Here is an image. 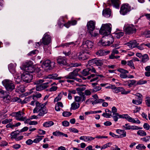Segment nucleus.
Segmentation results:
<instances>
[{
  "mask_svg": "<svg viewBox=\"0 0 150 150\" xmlns=\"http://www.w3.org/2000/svg\"><path fill=\"white\" fill-rule=\"evenodd\" d=\"M46 103H40L38 101L36 102V106L33 110L34 113L38 112V116L43 117L47 113L48 109L46 107Z\"/></svg>",
  "mask_w": 150,
  "mask_h": 150,
  "instance_id": "nucleus-1",
  "label": "nucleus"
},
{
  "mask_svg": "<svg viewBox=\"0 0 150 150\" xmlns=\"http://www.w3.org/2000/svg\"><path fill=\"white\" fill-rule=\"evenodd\" d=\"M112 117L115 122H117L119 118H125L129 122L134 123L140 124L141 122L137 118L134 119L127 114L121 115L118 113H116L113 114Z\"/></svg>",
  "mask_w": 150,
  "mask_h": 150,
  "instance_id": "nucleus-2",
  "label": "nucleus"
},
{
  "mask_svg": "<svg viewBox=\"0 0 150 150\" xmlns=\"http://www.w3.org/2000/svg\"><path fill=\"white\" fill-rule=\"evenodd\" d=\"M87 31L92 37H96L98 35V33L96 31H93L95 28V22L92 21L88 22L87 24Z\"/></svg>",
  "mask_w": 150,
  "mask_h": 150,
  "instance_id": "nucleus-3",
  "label": "nucleus"
},
{
  "mask_svg": "<svg viewBox=\"0 0 150 150\" xmlns=\"http://www.w3.org/2000/svg\"><path fill=\"white\" fill-rule=\"evenodd\" d=\"M111 28L112 26L110 24H103L99 30V32L104 36L108 35L111 33Z\"/></svg>",
  "mask_w": 150,
  "mask_h": 150,
  "instance_id": "nucleus-4",
  "label": "nucleus"
},
{
  "mask_svg": "<svg viewBox=\"0 0 150 150\" xmlns=\"http://www.w3.org/2000/svg\"><path fill=\"white\" fill-rule=\"evenodd\" d=\"M94 43L89 40L84 39L81 47L83 50L90 51L93 48Z\"/></svg>",
  "mask_w": 150,
  "mask_h": 150,
  "instance_id": "nucleus-5",
  "label": "nucleus"
},
{
  "mask_svg": "<svg viewBox=\"0 0 150 150\" xmlns=\"http://www.w3.org/2000/svg\"><path fill=\"white\" fill-rule=\"evenodd\" d=\"M64 21L63 17H61L59 18L58 21V25L60 27L65 26L67 28H68L71 25H74L75 24V21L74 20L69 21L65 24H64Z\"/></svg>",
  "mask_w": 150,
  "mask_h": 150,
  "instance_id": "nucleus-6",
  "label": "nucleus"
},
{
  "mask_svg": "<svg viewBox=\"0 0 150 150\" xmlns=\"http://www.w3.org/2000/svg\"><path fill=\"white\" fill-rule=\"evenodd\" d=\"M2 83L6 89L8 91H11L14 88V85L11 80L5 79L2 81Z\"/></svg>",
  "mask_w": 150,
  "mask_h": 150,
  "instance_id": "nucleus-7",
  "label": "nucleus"
},
{
  "mask_svg": "<svg viewBox=\"0 0 150 150\" xmlns=\"http://www.w3.org/2000/svg\"><path fill=\"white\" fill-rule=\"evenodd\" d=\"M89 52L82 51L77 54L78 58L80 60L83 61L88 58L89 57Z\"/></svg>",
  "mask_w": 150,
  "mask_h": 150,
  "instance_id": "nucleus-8",
  "label": "nucleus"
},
{
  "mask_svg": "<svg viewBox=\"0 0 150 150\" xmlns=\"http://www.w3.org/2000/svg\"><path fill=\"white\" fill-rule=\"evenodd\" d=\"M14 115L17 120L20 121H24L26 117H24L23 115L25 114L24 112L23 109L18 112H16L14 113Z\"/></svg>",
  "mask_w": 150,
  "mask_h": 150,
  "instance_id": "nucleus-9",
  "label": "nucleus"
},
{
  "mask_svg": "<svg viewBox=\"0 0 150 150\" xmlns=\"http://www.w3.org/2000/svg\"><path fill=\"white\" fill-rule=\"evenodd\" d=\"M22 79L24 82L28 83L30 82L33 79V76L29 73L25 72L21 75Z\"/></svg>",
  "mask_w": 150,
  "mask_h": 150,
  "instance_id": "nucleus-10",
  "label": "nucleus"
},
{
  "mask_svg": "<svg viewBox=\"0 0 150 150\" xmlns=\"http://www.w3.org/2000/svg\"><path fill=\"white\" fill-rule=\"evenodd\" d=\"M125 31L127 34H132L136 32V30L133 25H126L125 26Z\"/></svg>",
  "mask_w": 150,
  "mask_h": 150,
  "instance_id": "nucleus-11",
  "label": "nucleus"
},
{
  "mask_svg": "<svg viewBox=\"0 0 150 150\" xmlns=\"http://www.w3.org/2000/svg\"><path fill=\"white\" fill-rule=\"evenodd\" d=\"M108 39L109 40H108L106 42L103 40H101L98 42V45L102 46H109L114 41V40L113 37L111 35L109 36Z\"/></svg>",
  "mask_w": 150,
  "mask_h": 150,
  "instance_id": "nucleus-12",
  "label": "nucleus"
},
{
  "mask_svg": "<svg viewBox=\"0 0 150 150\" xmlns=\"http://www.w3.org/2000/svg\"><path fill=\"white\" fill-rule=\"evenodd\" d=\"M131 10L130 6L128 4L122 5L120 8V13L123 15L126 14Z\"/></svg>",
  "mask_w": 150,
  "mask_h": 150,
  "instance_id": "nucleus-13",
  "label": "nucleus"
},
{
  "mask_svg": "<svg viewBox=\"0 0 150 150\" xmlns=\"http://www.w3.org/2000/svg\"><path fill=\"white\" fill-rule=\"evenodd\" d=\"M64 77L68 79L67 81L68 82L71 83H73L75 80V70H74L72 72L70 73L68 75L65 76Z\"/></svg>",
  "mask_w": 150,
  "mask_h": 150,
  "instance_id": "nucleus-14",
  "label": "nucleus"
},
{
  "mask_svg": "<svg viewBox=\"0 0 150 150\" xmlns=\"http://www.w3.org/2000/svg\"><path fill=\"white\" fill-rule=\"evenodd\" d=\"M51 40V37L48 33H45L41 40L42 43L44 45H48L50 43Z\"/></svg>",
  "mask_w": 150,
  "mask_h": 150,
  "instance_id": "nucleus-15",
  "label": "nucleus"
},
{
  "mask_svg": "<svg viewBox=\"0 0 150 150\" xmlns=\"http://www.w3.org/2000/svg\"><path fill=\"white\" fill-rule=\"evenodd\" d=\"M51 61L49 60H47L44 62L42 64V67L46 71L51 70L52 67L50 65Z\"/></svg>",
  "mask_w": 150,
  "mask_h": 150,
  "instance_id": "nucleus-16",
  "label": "nucleus"
},
{
  "mask_svg": "<svg viewBox=\"0 0 150 150\" xmlns=\"http://www.w3.org/2000/svg\"><path fill=\"white\" fill-rule=\"evenodd\" d=\"M32 64V61H30L26 63L25 69L27 70V72L28 73H33L35 71V69L34 68Z\"/></svg>",
  "mask_w": 150,
  "mask_h": 150,
  "instance_id": "nucleus-17",
  "label": "nucleus"
},
{
  "mask_svg": "<svg viewBox=\"0 0 150 150\" xmlns=\"http://www.w3.org/2000/svg\"><path fill=\"white\" fill-rule=\"evenodd\" d=\"M117 71L121 73L120 74V77L122 79H126L128 77L127 74L129 73V71L122 68H119L117 69Z\"/></svg>",
  "mask_w": 150,
  "mask_h": 150,
  "instance_id": "nucleus-18",
  "label": "nucleus"
},
{
  "mask_svg": "<svg viewBox=\"0 0 150 150\" xmlns=\"http://www.w3.org/2000/svg\"><path fill=\"white\" fill-rule=\"evenodd\" d=\"M67 59L64 57L59 56L57 58L58 63L61 65H66L67 64Z\"/></svg>",
  "mask_w": 150,
  "mask_h": 150,
  "instance_id": "nucleus-19",
  "label": "nucleus"
},
{
  "mask_svg": "<svg viewBox=\"0 0 150 150\" xmlns=\"http://www.w3.org/2000/svg\"><path fill=\"white\" fill-rule=\"evenodd\" d=\"M76 86H78L79 87L76 88V90L77 91V93L80 95L83 93L82 91H84L86 89V88L83 87L85 85H79L78 83H76Z\"/></svg>",
  "mask_w": 150,
  "mask_h": 150,
  "instance_id": "nucleus-20",
  "label": "nucleus"
},
{
  "mask_svg": "<svg viewBox=\"0 0 150 150\" xmlns=\"http://www.w3.org/2000/svg\"><path fill=\"white\" fill-rule=\"evenodd\" d=\"M58 75L56 73L53 74H50L45 76L46 79H60L63 78V77H58Z\"/></svg>",
  "mask_w": 150,
  "mask_h": 150,
  "instance_id": "nucleus-21",
  "label": "nucleus"
},
{
  "mask_svg": "<svg viewBox=\"0 0 150 150\" xmlns=\"http://www.w3.org/2000/svg\"><path fill=\"white\" fill-rule=\"evenodd\" d=\"M138 44H139L135 40L130 41L127 44V46L131 48L137 47Z\"/></svg>",
  "mask_w": 150,
  "mask_h": 150,
  "instance_id": "nucleus-22",
  "label": "nucleus"
},
{
  "mask_svg": "<svg viewBox=\"0 0 150 150\" xmlns=\"http://www.w3.org/2000/svg\"><path fill=\"white\" fill-rule=\"evenodd\" d=\"M103 15L105 17L108 18L110 17L111 14V11L109 8H106L103 11Z\"/></svg>",
  "mask_w": 150,
  "mask_h": 150,
  "instance_id": "nucleus-23",
  "label": "nucleus"
},
{
  "mask_svg": "<svg viewBox=\"0 0 150 150\" xmlns=\"http://www.w3.org/2000/svg\"><path fill=\"white\" fill-rule=\"evenodd\" d=\"M8 69L10 72L13 74L15 75L17 73L15 71V67L12 63H11L8 65Z\"/></svg>",
  "mask_w": 150,
  "mask_h": 150,
  "instance_id": "nucleus-24",
  "label": "nucleus"
},
{
  "mask_svg": "<svg viewBox=\"0 0 150 150\" xmlns=\"http://www.w3.org/2000/svg\"><path fill=\"white\" fill-rule=\"evenodd\" d=\"M116 132L119 134L121 138L125 137L126 136V132L124 130L117 129L116 130Z\"/></svg>",
  "mask_w": 150,
  "mask_h": 150,
  "instance_id": "nucleus-25",
  "label": "nucleus"
},
{
  "mask_svg": "<svg viewBox=\"0 0 150 150\" xmlns=\"http://www.w3.org/2000/svg\"><path fill=\"white\" fill-rule=\"evenodd\" d=\"M113 6L116 8H118L120 4L119 0H110Z\"/></svg>",
  "mask_w": 150,
  "mask_h": 150,
  "instance_id": "nucleus-26",
  "label": "nucleus"
},
{
  "mask_svg": "<svg viewBox=\"0 0 150 150\" xmlns=\"http://www.w3.org/2000/svg\"><path fill=\"white\" fill-rule=\"evenodd\" d=\"M105 112L103 113L102 116L106 118H110L111 116L112 112L108 109H106L105 110Z\"/></svg>",
  "mask_w": 150,
  "mask_h": 150,
  "instance_id": "nucleus-27",
  "label": "nucleus"
},
{
  "mask_svg": "<svg viewBox=\"0 0 150 150\" xmlns=\"http://www.w3.org/2000/svg\"><path fill=\"white\" fill-rule=\"evenodd\" d=\"M21 74L18 73L16 74L15 75H13V76H15L14 79L16 83L17 84L19 83V82L21 81Z\"/></svg>",
  "mask_w": 150,
  "mask_h": 150,
  "instance_id": "nucleus-28",
  "label": "nucleus"
},
{
  "mask_svg": "<svg viewBox=\"0 0 150 150\" xmlns=\"http://www.w3.org/2000/svg\"><path fill=\"white\" fill-rule=\"evenodd\" d=\"M20 131L18 130H16L14 132H12L11 134V139H15L16 138L18 135L19 134Z\"/></svg>",
  "mask_w": 150,
  "mask_h": 150,
  "instance_id": "nucleus-29",
  "label": "nucleus"
},
{
  "mask_svg": "<svg viewBox=\"0 0 150 150\" xmlns=\"http://www.w3.org/2000/svg\"><path fill=\"white\" fill-rule=\"evenodd\" d=\"M54 124V122L52 121H48L46 122H44L43 125L44 127H50Z\"/></svg>",
  "mask_w": 150,
  "mask_h": 150,
  "instance_id": "nucleus-30",
  "label": "nucleus"
},
{
  "mask_svg": "<svg viewBox=\"0 0 150 150\" xmlns=\"http://www.w3.org/2000/svg\"><path fill=\"white\" fill-rule=\"evenodd\" d=\"M89 69L88 68L83 69L82 72V74L84 76H87L91 74L89 71Z\"/></svg>",
  "mask_w": 150,
  "mask_h": 150,
  "instance_id": "nucleus-31",
  "label": "nucleus"
},
{
  "mask_svg": "<svg viewBox=\"0 0 150 150\" xmlns=\"http://www.w3.org/2000/svg\"><path fill=\"white\" fill-rule=\"evenodd\" d=\"M149 58L147 54H144L143 55L142 60L141 61L143 63H145L149 60Z\"/></svg>",
  "mask_w": 150,
  "mask_h": 150,
  "instance_id": "nucleus-32",
  "label": "nucleus"
},
{
  "mask_svg": "<svg viewBox=\"0 0 150 150\" xmlns=\"http://www.w3.org/2000/svg\"><path fill=\"white\" fill-rule=\"evenodd\" d=\"M114 36L117 38H120L122 37L124 35V33L122 32H118L114 34Z\"/></svg>",
  "mask_w": 150,
  "mask_h": 150,
  "instance_id": "nucleus-33",
  "label": "nucleus"
},
{
  "mask_svg": "<svg viewBox=\"0 0 150 150\" xmlns=\"http://www.w3.org/2000/svg\"><path fill=\"white\" fill-rule=\"evenodd\" d=\"M137 81L134 80H129V87L130 88L133 86H136Z\"/></svg>",
  "mask_w": 150,
  "mask_h": 150,
  "instance_id": "nucleus-34",
  "label": "nucleus"
},
{
  "mask_svg": "<svg viewBox=\"0 0 150 150\" xmlns=\"http://www.w3.org/2000/svg\"><path fill=\"white\" fill-rule=\"evenodd\" d=\"M37 76L38 77H40L42 75V71L39 68H37L35 69V71Z\"/></svg>",
  "mask_w": 150,
  "mask_h": 150,
  "instance_id": "nucleus-35",
  "label": "nucleus"
},
{
  "mask_svg": "<svg viewBox=\"0 0 150 150\" xmlns=\"http://www.w3.org/2000/svg\"><path fill=\"white\" fill-rule=\"evenodd\" d=\"M51 82L52 80H50L48 81V82H46L45 83L41 84L42 88V90L47 88L49 86L48 84L50 83H51Z\"/></svg>",
  "mask_w": 150,
  "mask_h": 150,
  "instance_id": "nucleus-36",
  "label": "nucleus"
},
{
  "mask_svg": "<svg viewBox=\"0 0 150 150\" xmlns=\"http://www.w3.org/2000/svg\"><path fill=\"white\" fill-rule=\"evenodd\" d=\"M142 99H137L136 100L133 99L132 100V103L135 105H139L142 104Z\"/></svg>",
  "mask_w": 150,
  "mask_h": 150,
  "instance_id": "nucleus-37",
  "label": "nucleus"
},
{
  "mask_svg": "<svg viewBox=\"0 0 150 150\" xmlns=\"http://www.w3.org/2000/svg\"><path fill=\"white\" fill-rule=\"evenodd\" d=\"M136 148L139 150H143L145 149L146 147L142 144H139L136 146Z\"/></svg>",
  "mask_w": 150,
  "mask_h": 150,
  "instance_id": "nucleus-38",
  "label": "nucleus"
},
{
  "mask_svg": "<svg viewBox=\"0 0 150 150\" xmlns=\"http://www.w3.org/2000/svg\"><path fill=\"white\" fill-rule=\"evenodd\" d=\"M137 134L140 136H146V133L143 130H139L137 132Z\"/></svg>",
  "mask_w": 150,
  "mask_h": 150,
  "instance_id": "nucleus-39",
  "label": "nucleus"
},
{
  "mask_svg": "<svg viewBox=\"0 0 150 150\" xmlns=\"http://www.w3.org/2000/svg\"><path fill=\"white\" fill-rule=\"evenodd\" d=\"M38 53V51L37 50H35L30 52L28 54V56H32Z\"/></svg>",
  "mask_w": 150,
  "mask_h": 150,
  "instance_id": "nucleus-40",
  "label": "nucleus"
},
{
  "mask_svg": "<svg viewBox=\"0 0 150 150\" xmlns=\"http://www.w3.org/2000/svg\"><path fill=\"white\" fill-rule=\"evenodd\" d=\"M147 81L145 80H143V79H141L138 81H137L136 85H141L146 83Z\"/></svg>",
  "mask_w": 150,
  "mask_h": 150,
  "instance_id": "nucleus-41",
  "label": "nucleus"
},
{
  "mask_svg": "<svg viewBox=\"0 0 150 150\" xmlns=\"http://www.w3.org/2000/svg\"><path fill=\"white\" fill-rule=\"evenodd\" d=\"M94 63L97 66H101L103 64L102 61L100 60H94Z\"/></svg>",
  "mask_w": 150,
  "mask_h": 150,
  "instance_id": "nucleus-42",
  "label": "nucleus"
},
{
  "mask_svg": "<svg viewBox=\"0 0 150 150\" xmlns=\"http://www.w3.org/2000/svg\"><path fill=\"white\" fill-rule=\"evenodd\" d=\"M74 44V43L73 42L66 43H65L62 44L61 45V46L63 47H69L70 45H73Z\"/></svg>",
  "mask_w": 150,
  "mask_h": 150,
  "instance_id": "nucleus-43",
  "label": "nucleus"
},
{
  "mask_svg": "<svg viewBox=\"0 0 150 150\" xmlns=\"http://www.w3.org/2000/svg\"><path fill=\"white\" fill-rule=\"evenodd\" d=\"M95 138H93L91 136H86L85 137V142H88L91 141L95 139Z\"/></svg>",
  "mask_w": 150,
  "mask_h": 150,
  "instance_id": "nucleus-44",
  "label": "nucleus"
},
{
  "mask_svg": "<svg viewBox=\"0 0 150 150\" xmlns=\"http://www.w3.org/2000/svg\"><path fill=\"white\" fill-rule=\"evenodd\" d=\"M121 92L122 94H127L130 93V91L128 90L127 91H126L125 89L122 87Z\"/></svg>",
  "mask_w": 150,
  "mask_h": 150,
  "instance_id": "nucleus-45",
  "label": "nucleus"
},
{
  "mask_svg": "<svg viewBox=\"0 0 150 150\" xmlns=\"http://www.w3.org/2000/svg\"><path fill=\"white\" fill-rule=\"evenodd\" d=\"M62 93H60L58 95V96L56 97L54 100V102H58V101L61 100L62 97Z\"/></svg>",
  "mask_w": 150,
  "mask_h": 150,
  "instance_id": "nucleus-46",
  "label": "nucleus"
},
{
  "mask_svg": "<svg viewBox=\"0 0 150 150\" xmlns=\"http://www.w3.org/2000/svg\"><path fill=\"white\" fill-rule=\"evenodd\" d=\"M72 114V113L68 111L64 112L62 113V115L65 117H68L71 116Z\"/></svg>",
  "mask_w": 150,
  "mask_h": 150,
  "instance_id": "nucleus-47",
  "label": "nucleus"
},
{
  "mask_svg": "<svg viewBox=\"0 0 150 150\" xmlns=\"http://www.w3.org/2000/svg\"><path fill=\"white\" fill-rule=\"evenodd\" d=\"M127 63V64L131 68H133L134 69H135V67L134 66L133 61L132 60L128 61Z\"/></svg>",
  "mask_w": 150,
  "mask_h": 150,
  "instance_id": "nucleus-48",
  "label": "nucleus"
},
{
  "mask_svg": "<svg viewBox=\"0 0 150 150\" xmlns=\"http://www.w3.org/2000/svg\"><path fill=\"white\" fill-rule=\"evenodd\" d=\"M112 143L110 142H108L106 144L103 145V146H102L101 148V149H105L108 147L110 146L111 145Z\"/></svg>",
  "mask_w": 150,
  "mask_h": 150,
  "instance_id": "nucleus-49",
  "label": "nucleus"
},
{
  "mask_svg": "<svg viewBox=\"0 0 150 150\" xmlns=\"http://www.w3.org/2000/svg\"><path fill=\"white\" fill-rule=\"evenodd\" d=\"M12 120V119H5L2 121V123L4 124H6L8 123H10L11 122Z\"/></svg>",
  "mask_w": 150,
  "mask_h": 150,
  "instance_id": "nucleus-50",
  "label": "nucleus"
},
{
  "mask_svg": "<svg viewBox=\"0 0 150 150\" xmlns=\"http://www.w3.org/2000/svg\"><path fill=\"white\" fill-rule=\"evenodd\" d=\"M101 89V88L99 86H96L93 87L92 89V91L93 92H96L100 91Z\"/></svg>",
  "mask_w": 150,
  "mask_h": 150,
  "instance_id": "nucleus-51",
  "label": "nucleus"
},
{
  "mask_svg": "<svg viewBox=\"0 0 150 150\" xmlns=\"http://www.w3.org/2000/svg\"><path fill=\"white\" fill-rule=\"evenodd\" d=\"M150 138V136H147L146 137L141 138V140L143 142H149V141Z\"/></svg>",
  "mask_w": 150,
  "mask_h": 150,
  "instance_id": "nucleus-52",
  "label": "nucleus"
},
{
  "mask_svg": "<svg viewBox=\"0 0 150 150\" xmlns=\"http://www.w3.org/2000/svg\"><path fill=\"white\" fill-rule=\"evenodd\" d=\"M113 89H114L113 92L115 93H117L121 92L122 87H120L118 88L115 87V88H113Z\"/></svg>",
  "mask_w": 150,
  "mask_h": 150,
  "instance_id": "nucleus-53",
  "label": "nucleus"
},
{
  "mask_svg": "<svg viewBox=\"0 0 150 150\" xmlns=\"http://www.w3.org/2000/svg\"><path fill=\"white\" fill-rule=\"evenodd\" d=\"M44 81L42 79H38L36 80L34 82V83L36 85H38L40 83H42Z\"/></svg>",
  "mask_w": 150,
  "mask_h": 150,
  "instance_id": "nucleus-54",
  "label": "nucleus"
},
{
  "mask_svg": "<svg viewBox=\"0 0 150 150\" xmlns=\"http://www.w3.org/2000/svg\"><path fill=\"white\" fill-rule=\"evenodd\" d=\"M97 55L99 56H102L104 55L103 50H100L98 51L96 53Z\"/></svg>",
  "mask_w": 150,
  "mask_h": 150,
  "instance_id": "nucleus-55",
  "label": "nucleus"
},
{
  "mask_svg": "<svg viewBox=\"0 0 150 150\" xmlns=\"http://www.w3.org/2000/svg\"><path fill=\"white\" fill-rule=\"evenodd\" d=\"M146 100L145 101L146 104L149 107L150 106V97L147 96L146 98Z\"/></svg>",
  "mask_w": 150,
  "mask_h": 150,
  "instance_id": "nucleus-56",
  "label": "nucleus"
},
{
  "mask_svg": "<svg viewBox=\"0 0 150 150\" xmlns=\"http://www.w3.org/2000/svg\"><path fill=\"white\" fill-rule=\"evenodd\" d=\"M62 132L59 131H57L53 132V134L56 136H61Z\"/></svg>",
  "mask_w": 150,
  "mask_h": 150,
  "instance_id": "nucleus-57",
  "label": "nucleus"
},
{
  "mask_svg": "<svg viewBox=\"0 0 150 150\" xmlns=\"http://www.w3.org/2000/svg\"><path fill=\"white\" fill-rule=\"evenodd\" d=\"M122 127L125 130H130L131 129V125H129L128 124H126L122 126Z\"/></svg>",
  "mask_w": 150,
  "mask_h": 150,
  "instance_id": "nucleus-58",
  "label": "nucleus"
},
{
  "mask_svg": "<svg viewBox=\"0 0 150 150\" xmlns=\"http://www.w3.org/2000/svg\"><path fill=\"white\" fill-rule=\"evenodd\" d=\"M43 136H42V137H43ZM42 139V138L41 137H40L39 138H36L34 139L33 141V142L35 143H38Z\"/></svg>",
  "mask_w": 150,
  "mask_h": 150,
  "instance_id": "nucleus-59",
  "label": "nucleus"
},
{
  "mask_svg": "<svg viewBox=\"0 0 150 150\" xmlns=\"http://www.w3.org/2000/svg\"><path fill=\"white\" fill-rule=\"evenodd\" d=\"M6 127L7 128H10L12 129H13L15 127L14 125H13L11 123H9L6 125Z\"/></svg>",
  "mask_w": 150,
  "mask_h": 150,
  "instance_id": "nucleus-60",
  "label": "nucleus"
},
{
  "mask_svg": "<svg viewBox=\"0 0 150 150\" xmlns=\"http://www.w3.org/2000/svg\"><path fill=\"white\" fill-rule=\"evenodd\" d=\"M141 129L140 127L134 125L131 126V129L133 130H138Z\"/></svg>",
  "mask_w": 150,
  "mask_h": 150,
  "instance_id": "nucleus-61",
  "label": "nucleus"
},
{
  "mask_svg": "<svg viewBox=\"0 0 150 150\" xmlns=\"http://www.w3.org/2000/svg\"><path fill=\"white\" fill-rule=\"evenodd\" d=\"M144 128L147 130H148L150 128V125L147 123H145L143 125Z\"/></svg>",
  "mask_w": 150,
  "mask_h": 150,
  "instance_id": "nucleus-62",
  "label": "nucleus"
},
{
  "mask_svg": "<svg viewBox=\"0 0 150 150\" xmlns=\"http://www.w3.org/2000/svg\"><path fill=\"white\" fill-rule=\"evenodd\" d=\"M21 147V145L18 144H16L13 146V147L15 149H19Z\"/></svg>",
  "mask_w": 150,
  "mask_h": 150,
  "instance_id": "nucleus-63",
  "label": "nucleus"
},
{
  "mask_svg": "<svg viewBox=\"0 0 150 150\" xmlns=\"http://www.w3.org/2000/svg\"><path fill=\"white\" fill-rule=\"evenodd\" d=\"M144 34L146 37L147 38H149V36H150V30L145 31Z\"/></svg>",
  "mask_w": 150,
  "mask_h": 150,
  "instance_id": "nucleus-64",
  "label": "nucleus"
}]
</instances>
